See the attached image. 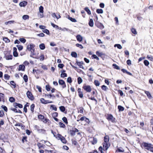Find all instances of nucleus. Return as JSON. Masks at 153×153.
Instances as JSON below:
<instances>
[{"instance_id":"de8ad7c7","label":"nucleus","mask_w":153,"mask_h":153,"mask_svg":"<svg viewBox=\"0 0 153 153\" xmlns=\"http://www.w3.org/2000/svg\"><path fill=\"white\" fill-rule=\"evenodd\" d=\"M62 120L63 121V122L66 124H67L68 123L66 117H63L62 118Z\"/></svg>"},{"instance_id":"9b49d317","label":"nucleus","mask_w":153,"mask_h":153,"mask_svg":"<svg viewBox=\"0 0 153 153\" xmlns=\"http://www.w3.org/2000/svg\"><path fill=\"white\" fill-rule=\"evenodd\" d=\"M90 139L92 140L91 141V142L92 144H95L97 143V138L94 137H91Z\"/></svg>"},{"instance_id":"4be33fe9","label":"nucleus","mask_w":153,"mask_h":153,"mask_svg":"<svg viewBox=\"0 0 153 153\" xmlns=\"http://www.w3.org/2000/svg\"><path fill=\"white\" fill-rule=\"evenodd\" d=\"M40 48L41 50H44L45 48V46L44 44L42 43L39 45Z\"/></svg>"},{"instance_id":"a19ab883","label":"nucleus","mask_w":153,"mask_h":153,"mask_svg":"<svg viewBox=\"0 0 153 153\" xmlns=\"http://www.w3.org/2000/svg\"><path fill=\"white\" fill-rule=\"evenodd\" d=\"M97 12L98 13H103V10L102 9H97L96 10Z\"/></svg>"},{"instance_id":"b1692460","label":"nucleus","mask_w":153,"mask_h":153,"mask_svg":"<svg viewBox=\"0 0 153 153\" xmlns=\"http://www.w3.org/2000/svg\"><path fill=\"white\" fill-rule=\"evenodd\" d=\"M43 9V7L42 6H40L39 8V12L40 13H43L44 12Z\"/></svg>"},{"instance_id":"09e8293b","label":"nucleus","mask_w":153,"mask_h":153,"mask_svg":"<svg viewBox=\"0 0 153 153\" xmlns=\"http://www.w3.org/2000/svg\"><path fill=\"white\" fill-rule=\"evenodd\" d=\"M15 22L14 21H9L8 22H5V25H7L8 23L11 24V23H14Z\"/></svg>"},{"instance_id":"5701e85b","label":"nucleus","mask_w":153,"mask_h":153,"mask_svg":"<svg viewBox=\"0 0 153 153\" xmlns=\"http://www.w3.org/2000/svg\"><path fill=\"white\" fill-rule=\"evenodd\" d=\"M71 56L73 57H74L75 58H76L77 57V53L74 52H71Z\"/></svg>"},{"instance_id":"052dcab7","label":"nucleus","mask_w":153,"mask_h":153,"mask_svg":"<svg viewBox=\"0 0 153 153\" xmlns=\"http://www.w3.org/2000/svg\"><path fill=\"white\" fill-rule=\"evenodd\" d=\"M42 121H43V122H44V123H46L48 121H49V120L47 118H44V119L42 120Z\"/></svg>"},{"instance_id":"9d476101","label":"nucleus","mask_w":153,"mask_h":153,"mask_svg":"<svg viewBox=\"0 0 153 153\" xmlns=\"http://www.w3.org/2000/svg\"><path fill=\"white\" fill-rule=\"evenodd\" d=\"M13 106L16 108H17V107L20 108H21L23 107V105L22 104L16 102L13 103Z\"/></svg>"},{"instance_id":"338daca9","label":"nucleus","mask_w":153,"mask_h":153,"mask_svg":"<svg viewBox=\"0 0 153 153\" xmlns=\"http://www.w3.org/2000/svg\"><path fill=\"white\" fill-rule=\"evenodd\" d=\"M44 59V55L43 54H41L40 57V60L43 61Z\"/></svg>"},{"instance_id":"412c9836","label":"nucleus","mask_w":153,"mask_h":153,"mask_svg":"<svg viewBox=\"0 0 153 153\" xmlns=\"http://www.w3.org/2000/svg\"><path fill=\"white\" fill-rule=\"evenodd\" d=\"M89 26L92 27L94 25L93 21L92 19H90L89 22Z\"/></svg>"},{"instance_id":"6ab92c4d","label":"nucleus","mask_w":153,"mask_h":153,"mask_svg":"<svg viewBox=\"0 0 153 153\" xmlns=\"http://www.w3.org/2000/svg\"><path fill=\"white\" fill-rule=\"evenodd\" d=\"M25 68V66L23 65H20L19 66V70L24 71Z\"/></svg>"},{"instance_id":"393cba45","label":"nucleus","mask_w":153,"mask_h":153,"mask_svg":"<svg viewBox=\"0 0 153 153\" xmlns=\"http://www.w3.org/2000/svg\"><path fill=\"white\" fill-rule=\"evenodd\" d=\"M131 31L132 33L135 35H136L137 34V32L136 30L134 28H132L131 29Z\"/></svg>"},{"instance_id":"dca6fc26","label":"nucleus","mask_w":153,"mask_h":153,"mask_svg":"<svg viewBox=\"0 0 153 153\" xmlns=\"http://www.w3.org/2000/svg\"><path fill=\"white\" fill-rule=\"evenodd\" d=\"M109 140V137L108 135L105 136L104 138V142L109 143L108 141Z\"/></svg>"},{"instance_id":"864d4df0","label":"nucleus","mask_w":153,"mask_h":153,"mask_svg":"<svg viewBox=\"0 0 153 153\" xmlns=\"http://www.w3.org/2000/svg\"><path fill=\"white\" fill-rule=\"evenodd\" d=\"M43 32L46 33L47 34H49V31L48 30L46 29H45L42 30Z\"/></svg>"},{"instance_id":"c9c22d12","label":"nucleus","mask_w":153,"mask_h":153,"mask_svg":"<svg viewBox=\"0 0 153 153\" xmlns=\"http://www.w3.org/2000/svg\"><path fill=\"white\" fill-rule=\"evenodd\" d=\"M78 82L79 84L81 83L82 82V79L80 77H79L77 79Z\"/></svg>"},{"instance_id":"e433bc0d","label":"nucleus","mask_w":153,"mask_h":153,"mask_svg":"<svg viewBox=\"0 0 153 153\" xmlns=\"http://www.w3.org/2000/svg\"><path fill=\"white\" fill-rule=\"evenodd\" d=\"M67 74L64 73H62L61 74V77L62 78H64L65 77H67Z\"/></svg>"},{"instance_id":"0e129e2a","label":"nucleus","mask_w":153,"mask_h":153,"mask_svg":"<svg viewBox=\"0 0 153 153\" xmlns=\"http://www.w3.org/2000/svg\"><path fill=\"white\" fill-rule=\"evenodd\" d=\"M1 108L6 112L7 111V107L4 105H2L1 106Z\"/></svg>"},{"instance_id":"603ef678","label":"nucleus","mask_w":153,"mask_h":153,"mask_svg":"<svg viewBox=\"0 0 153 153\" xmlns=\"http://www.w3.org/2000/svg\"><path fill=\"white\" fill-rule=\"evenodd\" d=\"M51 108L53 110H54L55 111H56L57 110V108L54 105H51Z\"/></svg>"},{"instance_id":"ddd939ff","label":"nucleus","mask_w":153,"mask_h":153,"mask_svg":"<svg viewBox=\"0 0 153 153\" xmlns=\"http://www.w3.org/2000/svg\"><path fill=\"white\" fill-rule=\"evenodd\" d=\"M145 93L147 95L149 98L151 99L152 97L150 94V93L148 91H145Z\"/></svg>"},{"instance_id":"4468645a","label":"nucleus","mask_w":153,"mask_h":153,"mask_svg":"<svg viewBox=\"0 0 153 153\" xmlns=\"http://www.w3.org/2000/svg\"><path fill=\"white\" fill-rule=\"evenodd\" d=\"M76 63H77V65H78L80 68H82L83 69L84 68V67L82 65L83 63V62L82 61L80 62H76Z\"/></svg>"},{"instance_id":"37998d69","label":"nucleus","mask_w":153,"mask_h":153,"mask_svg":"<svg viewBox=\"0 0 153 153\" xmlns=\"http://www.w3.org/2000/svg\"><path fill=\"white\" fill-rule=\"evenodd\" d=\"M59 124L61 128H64L65 126V125L61 122H59Z\"/></svg>"},{"instance_id":"cd10ccee","label":"nucleus","mask_w":153,"mask_h":153,"mask_svg":"<svg viewBox=\"0 0 153 153\" xmlns=\"http://www.w3.org/2000/svg\"><path fill=\"white\" fill-rule=\"evenodd\" d=\"M62 136L60 134H57L56 136V138L58 140H59V139H61V137H62Z\"/></svg>"},{"instance_id":"aec40b11","label":"nucleus","mask_w":153,"mask_h":153,"mask_svg":"<svg viewBox=\"0 0 153 153\" xmlns=\"http://www.w3.org/2000/svg\"><path fill=\"white\" fill-rule=\"evenodd\" d=\"M68 19L70 20L71 21L73 22H77L76 20L74 18H73L68 16Z\"/></svg>"},{"instance_id":"20e7f679","label":"nucleus","mask_w":153,"mask_h":153,"mask_svg":"<svg viewBox=\"0 0 153 153\" xmlns=\"http://www.w3.org/2000/svg\"><path fill=\"white\" fill-rule=\"evenodd\" d=\"M82 88L86 92H90L91 90V88L90 86L85 85L82 87Z\"/></svg>"},{"instance_id":"13d9d810","label":"nucleus","mask_w":153,"mask_h":153,"mask_svg":"<svg viewBox=\"0 0 153 153\" xmlns=\"http://www.w3.org/2000/svg\"><path fill=\"white\" fill-rule=\"evenodd\" d=\"M113 66L114 67V68L116 69L119 70L120 69V67L119 66L117 65L116 64H114L113 65Z\"/></svg>"},{"instance_id":"f3484780","label":"nucleus","mask_w":153,"mask_h":153,"mask_svg":"<svg viewBox=\"0 0 153 153\" xmlns=\"http://www.w3.org/2000/svg\"><path fill=\"white\" fill-rule=\"evenodd\" d=\"M62 143L64 144H65L67 143V141L66 140L65 138L63 136H62V137L61 138V139H59Z\"/></svg>"},{"instance_id":"ea45409f","label":"nucleus","mask_w":153,"mask_h":153,"mask_svg":"<svg viewBox=\"0 0 153 153\" xmlns=\"http://www.w3.org/2000/svg\"><path fill=\"white\" fill-rule=\"evenodd\" d=\"M117 47V48L119 49H121L122 48V47L120 44H115L114 45V47Z\"/></svg>"},{"instance_id":"c85d7f7f","label":"nucleus","mask_w":153,"mask_h":153,"mask_svg":"<svg viewBox=\"0 0 153 153\" xmlns=\"http://www.w3.org/2000/svg\"><path fill=\"white\" fill-rule=\"evenodd\" d=\"M4 94L2 93H0V102L1 100H4Z\"/></svg>"},{"instance_id":"0eeeda50","label":"nucleus","mask_w":153,"mask_h":153,"mask_svg":"<svg viewBox=\"0 0 153 153\" xmlns=\"http://www.w3.org/2000/svg\"><path fill=\"white\" fill-rule=\"evenodd\" d=\"M41 102L43 104H47L49 103H51L53 102L52 101H50L48 100H45L44 98H42L40 99Z\"/></svg>"},{"instance_id":"bb28decb","label":"nucleus","mask_w":153,"mask_h":153,"mask_svg":"<svg viewBox=\"0 0 153 153\" xmlns=\"http://www.w3.org/2000/svg\"><path fill=\"white\" fill-rule=\"evenodd\" d=\"M3 40L6 43H9L10 42V40L7 37H5L3 38Z\"/></svg>"},{"instance_id":"f03ea898","label":"nucleus","mask_w":153,"mask_h":153,"mask_svg":"<svg viewBox=\"0 0 153 153\" xmlns=\"http://www.w3.org/2000/svg\"><path fill=\"white\" fill-rule=\"evenodd\" d=\"M142 146L145 149L153 152V145L151 143L144 142L142 144Z\"/></svg>"},{"instance_id":"a211bd4d","label":"nucleus","mask_w":153,"mask_h":153,"mask_svg":"<svg viewBox=\"0 0 153 153\" xmlns=\"http://www.w3.org/2000/svg\"><path fill=\"white\" fill-rule=\"evenodd\" d=\"M97 27L101 30L103 29L104 28V26L103 24L101 23L99 24L97 26Z\"/></svg>"},{"instance_id":"6e6d98bb","label":"nucleus","mask_w":153,"mask_h":153,"mask_svg":"<svg viewBox=\"0 0 153 153\" xmlns=\"http://www.w3.org/2000/svg\"><path fill=\"white\" fill-rule=\"evenodd\" d=\"M144 63L146 66H148L149 64V62L148 60H145L144 61Z\"/></svg>"},{"instance_id":"4d7b16f0","label":"nucleus","mask_w":153,"mask_h":153,"mask_svg":"<svg viewBox=\"0 0 153 153\" xmlns=\"http://www.w3.org/2000/svg\"><path fill=\"white\" fill-rule=\"evenodd\" d=\"M10 110L13 111L14 112H17V110L16 108H13V107H11L10 108Z\"/></svg>"},{"instance_id":"c03bdc74","label":"nucleus","mask_w":153,"mask_h":153,"mask_svg":"<svg viewBox=\"0 0 153 153\" xmlns=\"http://www.w3.org/2000/svg\"><path fill=\"white\" fill-rule=\"evenodd\" d=\"M51 25H52V26H53V27L56 28L57 29H59V27L58 26L55 25L53 23H51Z\"/></svg>"},{"instance_id":"f704fd0d","label":"nucleus","mask_w":153,"mask_h":153,"mask_svg":"<svg viewBox=\"0 0 153 153\" xmlns=\"http://www.w3.org/2000/svg\"><path fill=\"white\" fill-rule=\"evenodd\" d=\"M10 84L13 86V88H15L16 87V84L13 81H11L10 82Z\"/></svg>"},{"instance_id":"680f3d73","label":"nucleus","mask_w":153,"mask_h":153,"mask_svg":"<svg viewBox=\"0 0 153 153\" xmlns=\"http://www.w3.org/2000/svg\"><path fill=\"white\" fill-rule=\"evenodd\" d=\"M46 89L48 91H49L51 90V88L49 85H47L45 87Z\"/></svg>"},{"instance_id":"bf43d9fd","label":"nucleus","mask_w":153,"mask_h":153,"mask_svg":"<svg viewBox=\"0 0 153 153\" xmlns=\"http://www.w3.org/2000/svg\"><path fill=\"white\" fill-rule=\"evenodd\" d=\"M76 47H79L81 49H82L83 48L82 45L81 44H76Z\"/></svg>"},{"instance_id":"a878e982","label":"nucleus","mask_w":153,"mask_h":153,"mask_svg":"<svg viewBox=\"0 0 153 153\" xmlns=\"http://www.w3.org/2000/svg\"><path fill=\"white\" fill-rule=\"evenodd\" d=\"M85 11H86L87 12V13L89 15H90L91 14V12L90 10L88 8V7H85Z\"/></svg>"},{"instance_id":"423d86ee","label":"nucleus","mask_w":153,"mask_h":153,"mask_svg":"<svg viewBox=\"0 0 153 153\" xmlns=\"http://www.w3.org/2000/svg\"><path fill=\"white\" fill-rule=\"evenodd\" d=\"M58 82L59 84L61 85L63 88H64L66 87V85L65 84V81L62 79H59V80Z\"/></svg>"},{"instance_id":"5fc2aeb1","label":"nucleus","mask_w":153,"mask_h":153,"mask_svg":"<svg viewBox=\"0 0 153 153\" xmlns=\"http://www.w3.org/2000/svg\"><path fill=\"white\" fill-rule=\"evenodd\" d=\"M38 118L39 119L42 120L44 119V117L43 115L40 114L38 116Z\"/></svg>"},{"instance_id":"1a4fd4ad","label":"nucleus","mask_w":153,"mask_h":153,"mask_svg":"<svg viewBox=\"0 0 153 153\" xmlns=\"http://www.w3.org/2000/svg\"><path fill=\"white\" fill-rule=\"evenodd\" d=\"M13 57V56L10 55L9 53L7 54L4 56V58L7 60L12 59Z\"/></svg>"},{"instance_id":"2f4dec72","label":"nucleus","mask_w":153,"mask_h":153,"mask_svg":"<svg viewBox=\"0 0 153 153\" xmlns=\"http://www.w3.org/2000/svg\"><path fill=\"white\" fill-rule=\"evenodd\" d=\"M59 108L60 110L62 112H64L65 110V108L64 106H61Z\"/></svg>"},{"instance_id":"473e14b6","label":"nucleus","mask_w":153,"mask_h":153,"mask_svg":"<svg viewBox=\"0 0 153 153\" xmlns=\"http://www.w3.org/2000/svg\"><path fill=\"white\" fill-rule=\"evenodd\" d=\"M16 46L17 47L18 50L19 51H21L23 48V46L21 45H17Z\"/></svg>"},{"instance_id":"c756f323","label":"nucleus","mask_w":153,"mask_h":153,"mask_svg":"<svg viewBox=\"0 0 153 153\" xmlns=\"http://www.w3.org/2000/svg\"><path fill=\"white\" fill-rule=\"evenodd\" d=\"M51 15H52V16L53 17H55L57 19H58L59 18L61 17L60 16L59 14V17H58L56 14L55 13H52L51 14Z\"/></svg>"},{"instance_id":"49530a36","label":"nucleus","mask_w":153,"mask_h":153,"mask_svg":"<svg viewBox=\"0 0 153 153\" xmlns=\"http://www.w3.org/2000/svg\"><path fill=\"white\" fill-rule=\"evenodd\" d=\"M101 88L102 90L105 91H106L108 89L107 87L105 85H102L101 87Z\"/></svg>"},{"instance_id":"2eb2a0df","label":"nucleus","mask_w":153,"mask_h":153,"mask_svg":"<svg viewBox=\"0 0 153 153\" xmlns=\"http://www.w3.org/2000/svg\"><path fill=\"white\" fill-rule=\"evenodd\" d=\"M76 38L78 41L80 42L82 40V37L80 35H79L76 36Z\"/></svg>"},{"instance_id":"8fccbe9b","label":"nucleus","mask_w":153,"mask_h":153,"mask_svg":"<svg viewBox=\"0 0 153 153\" xmlns=\"http://www.w3.org/2000/svg\"><path fill=\"white\" fill-rule=\"evenodd\" d=\"M147 58L151 61H153V58L152 56L148 55Z\"/></svg>"},{"instance_id":"774afa93","label":"nucleus","mask_w":153,"mask_h":153,"mask_svg":"<svg viewBox=\"0 0 153 153\" xmlns=\"http://www.w3.org/2000/svg\"><path fill=\"white\" fill-rule=\"evenodd\" d=\"M67 82L71 83L72 82L71 78V77H68L67 79Z\"/></svg>"},{"instance_id":"7ed1b4c3","label":"nucleus","mask_w":153,"mask_h":153,"mask_svg":"<svg viewBox=\"0 0 153 153\" xmlns=\"http://www.w3.org/2000/svg\"><path fill=\"white\" fill-rule=\"evenodd\" d=\"M107 119L108 121H111L112 123H114L116 122L115 118L111 114H108Z\"/></svg>"},{"instance_id":"f8f14e48","label":"nucleus","mask_w":153,"mask_h":153,"mask_svg":"<svg viewBox=\"0 0 153 153\" xmlns=\"http://www.w3.org/2000/svg\"><path fill=\"white\" fill-rule=\"evenodd\" d=\"M27 4V2L26 1H23L21 2L19 4V6L21 7H25V6Z\"/></svg>"},{"instance_id":"58836bf2","label":"nucleus","mask_w":153,"mask_h":153,"mask_svg":"<svg viewBox=\"0 0 153 153\" xmlns=\"http://www.w3.org/2000/svg\"><path fill=\"white\" fill-rule=\"evenodd\" d=\"M95 85L97 86H98L100 85V83L99 81L97 80H95L94 81Z\"/></svg>"},{"instance_id":"7c9ffc66","label":"nucleus","mask_w":153,"mask_h":153,"mask_svg":"<svg viewBox=\"0 0 153 153\" xmlns=\"http://www.w3.org/2000/svg\"><path fill=\"white\" fill-rule=\"evenodd\" d=\"M118 108L120 111H123L124 110V108L121 105H118Z\"/></svg>"},{"instance_id":"72a5a7b5","label":"nucleus","mask_w":153,"mask_h":153,"mask_svg":"<svg viewBox=\"0 0 153 153\" xmlns=\"http://www.w3.org/2000/svg\"><path fill=\"white\" fill-rule=\"evenodd\" d=\"M83 108L82 107H80L79 109L78 110V112L80 113L81 114H83Z\"/></svg>"},{"instance_id":"4c0bfd02","label":"nucleus","mask_w":153,"mask_h":153,"mask_svg":"<svg viewBox=\"0 0 153 153\" xmlns=\"http://www.w3.org/2000/svg\"><path fill=\"white\" fill-rule=\"evenodd\" d=\"M34 107L35 105L33 104H32L30 106V110L32 112H33Z\"/></svg>"},{"instance_id":"69168bd1","label":"nucleus","mask_w":153,"mask_h":153,"mask_svg":"<svg viewBox=\"0 0 153 153\" xmlns=\"http://www.w3.org/2000/svg\"><path fill=\"white\" fill-rule=\"evenodd\" d=\"M13 55L14 57H17L18 56V54L17 52H13Z\"/></svg>"},{"instance_id":"39448f33","label":"nucleus","mask_w":153,"mask_h":153,"mask_svg":"<svg viewBox=\"0 0 153 153\" xmlns=\"http://www.w3.org/2000/svg\"><path fill=\"white\" fill-rule=\"evenodd\" d=\"M26 94L27 97L29 99L31 100H34V98L33 96V95L29 91H28L27 92Z\"/></svg>"},{"instance_id":"e2e57ef3","label":"nucleus","mask_w":153,"mask_h":153,"mask_svg":"<svg viewBox=\"0 0 153 153\" xmlns=\"http://www.w3.org/2000/svg\"><path fill=\"white\" fill-rule=\"evenodd\" d=\"M92 57H93V58L97 60H99V58L95 55H93L92 56Z\"/></svg>"},{"instance_id":"6e6552de","label":"nucleus","mask_w":153,"mask_h":153,"mask_svg":"<svg viewBox=\"0 0 153 153\" xmlns=\"http://www.w3.org/2000/svg\"><path fill=\"white\" fill-rule=\"evenodd\" d=\"M103 150H107L109 148L110 144L109 143H103Z\"/></svg>"},{"instance_id":"3c124183","label":"nucleus","mask_w":153,"mask_h":153,"mask_svg":"<svg viewBox=\"0 0 153 153\" xmlns=\"http://www.w3.org/2000/svg\"><path fill=\"white\" fill-rule=\"evenodd\" d=\"M19 41L23 43H25L26 41V39L23 38H21L19 39Z\"/></svg>"},{"instance_id":"f257e3e1","label":"nucleus","mask_w":153,"mask_h":153,"mask_svg":"<svg viewBox=\"0 0 153 153\" xmlns=\"http://www.w3.org/2000/svg\"><path fill=\"white\" fill-rule=\"evenodd\" d=\"M35 45L31 43L28 44L27 46V50L30 52V56L31 57L35 59H38L36 57H34L33 56L35 55Z\"/></svg>"},{"instance_id":"79ce46f5","label":"nucleus","mask_w":153,"mask_h":153,"mask_svg":"<svg viewBox=\"0 0 153 153\" xmlns=\"http://www.w3.org/2000/svg\"><path fill=\"white\" fill-rule=\"evenodd\" d=\"M23 79H24V81L25 82H27L28 80L27 76L26 75H25L23 76Z\"/></svg>"},{"instance_id":"a18cd8bd","label":"nucleus","mask_w":153,"mask_h":153,"mask_svg":"<svg viewBox=\"0 0 153 153\" xmlns=\"http://www.w3.org/2000/svg\"><path fill=\"white\" fill-rule=\"evenodd\" d=\"M29 18V16L27 15H24L23 16L22 18L23 19L26 20L27 19H28Z\"/></svg>"}]
</instances>
